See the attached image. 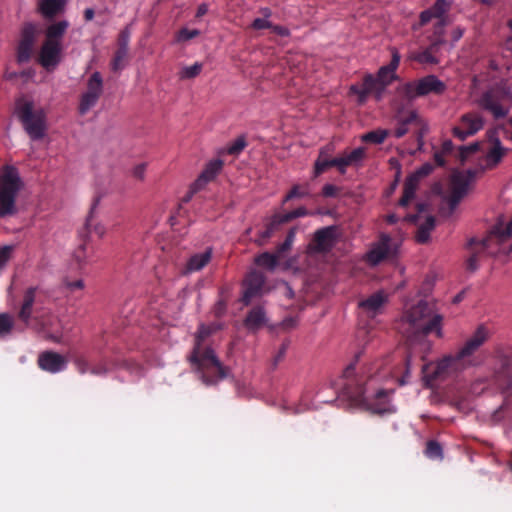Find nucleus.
I'll use <instances>...</instances> for the list:
<instances>
[{
  "mask_svg": "<svg viewBox=\"0 0 512 512\" xmlns=\"http://www.w3.org/2000/svg\"><path fill=\"white\" fill-rule=\"evenodd\" d=\"M362 352L355 355V359L350 363L342 374L341 390L349 398L352 404L363 407L372 414L385 415L393 414L396 408L390 402V394L393 390L379 389L373 396L367 394L366 383L369 380H385L394 378L400 386L407 383L410 374V355H406L401 360L405 367V373L400 376L399 369L388 367L391 363L389 358L377 360L364 368L361 375L355 373L356 363Z\"/></svg>",
  "mask_w": 512,
  "mask_h": 512,
  "instance_id": "1",
  "label": "nucleus"
},
{
  "mask_svg": "<svg viewBox=\"0 0 512 512\" xmlns=\"http://www.w3.org/2000/svg\"><path fill=\"white\" fill-rule=\"evenodd\" d=\"M442 319V315L437 312L434 303L420 300L403 314L396 329L409 344H413L421 342L431 333L441 337Z\"/></svg>",
  "mask_w": 512,
  "mask_h": 512,
  "instance_id": "2",
  "label": "nucleus"
},
{
  "mask_svg": "<svg viewBox=\"0 0 512 512\" xmlns=\"http://www.w3.org/2000/svg\"><path fill=\"white\" fill-rule=\"evenodd\" d=\"M391 54L389 64L381 66L376 74L366 73L361 83H355L349 87V95H355L359 105L365 104L370 96L376 101H381L387 87L398 80L396 70L399 67L401 57L395 48L391 49Z\"/></svg>",
  "mask_w": 512,
  "mask_h": 512,
  "instance_id": "3",
  "label": "nucleus"
},
{
  "mask_svg": "<svg viewBox=\"0 0 512 512\" xmlns=\"http://www.w3.org/2000/svg\"><path fill=\"white\" fill-rule=\"evenodd\" d=\"M209 327L200 325L195 337L193 350L188 357L190 363L200 374L206 385H214L228 376L229 369L224 366L210 347H202V342L210 335Z\"/></svg>",
  "mask_w": 512,
  "mask_h": 512,
  "instance_id": "4",
  "label": "nucleus"
},
{
  "mask_svg": "<svg viewBox=\"0 0 512 512\" xmlns=\"http://www.w3.org/2000/svg\"><path fill=\"white\" fill-rule=\"evenodd\" d=\"M15 112L32 140H40L45 136L47 125L43 108H35L33 101L21 97L16 101Z\"/></svg>",
  "mask_w": 512,
  "mask_h": 512,
  "instance_id": "5",
  "label": "nucleus"
},
{
  "mask_svg": "<svg viewBox=\"0 0 512 512\" xmlns=\"http://www.w3.org/2000/svg\"><path fill=\"white\" fill-rule=\"evenodd\" d=\"M23 186L18 170L6 166L0 175V218L17 213L16 198Z\"/></svg>",
  "mask_w": 512,
  "mask_h": 512,
  "instance_id": "6",
  "label": "nucleus"
},
{
  "mask_svg": "<svg viewBox=\"0 0 512 512\" xmlns=\"http://www.w3.org/2000/svg\"><path fill=\"white\" fill-rule=\"evenodd\" d=\"M445 90L446 84L432 74L418 80L406 82L397 88L398 94L408 101L429 94L441 95Z\"/></svg>",
  "mask_w": 512,
  "mask_h": 512,
  "instance_id": "7",
  "label": "nucleus"
},
{
  "mask_svg": "<svg viewBox=\"0 0 512 512\" xmlns=\"http://www.w3.org/2000/svg\"><path fill=\"white\" fill-rule=\"evenodd\" d=\"M397 126L394 130L396 138H402L410 128L413 129L418 149L424 145V136L428 132V124L420 117L416 110L399 111L396 115Z\"/></svg>",
  "mask_w": 512,
  "mask_h": 512,
  "instance_id": "8",
  "label": "nucleus"
},
{
  "mask_svg": "<svg viewBox=\"0 0 512 512\" xmlns=\"http://www.w3.org/2000/svg\"><path fill=\"white\" fill-rule=\"evenodd\" d=\"M509 95L510 89L505 83H500L484 92L478 104L483 110L491 113L496 120L502 119L509 112L508 108L504 105Z\"/></svg>",
  "mask_w": 512,
  "mask_h": 512,
  "instance_id": "9",
  "label": "nucleus"
},
{
  "mask_svg": "<svg viewBox=\"0 0 512 512\" xmlns=\"http://www.w3.org/2000/svg\"><path fill=\"white\" fill-rule=\"evenodd\" d=\"M474 176L475 173L472 170L452 174L449 195L446 198L450 213L456 209L461 200L467 195Z\"/></svg>",
  "mask_w": 512,
  "mask_h": 512,
  "instance_id": "10",
  "label": "nucleus"
},
{
  "mask_svg": "<svg viewBox=\"0 0 512 512\" xmlns=\"http://www.w3.org/2000/svg\"><path fill=\"white\" fill-rule=\"evenodd\" d=\"M484 124L485 120L479 112H468L460 117L458 124L452 129V134L460 141H464L482 130Z\"/></svg>",
  "mask_w": 512,
  "mask_h": 512,
  "instance_id": "11",
  "label": "nucleus"
},
{
  "mask_svg": "<svg viewBox=\"0 0 512 512\" xmlns=\"http://www.w3.org/2000/svg\"><path fill=\"white\" fill-rule=\"evenodd\" d=\"M396 244L392 238L381 233L377 242L373 243L370 250L365 255V260L372 266H376L385 259L393 257L396 254Z\"/></svg>",
  "mask_w": 512,
  "mask_h": 512,
  "instance_id": "12",
  "label": "nucleus"
},
{
  "mask_svg": "<svg viewBox=\"0 0 512 512\" xmlns=\"http://www.w3.org/2000/svg\"><path fill=\"white\" fill-rule=\"evenodd\" d=\"M37 35L38 27L36 24L24 23L17 46V60L19 63H26L31 59Z\"/></svg>",
  "mask_w": 512,
  "mask_h": 512,
  "instance_id": "13",
  "label": "nucleus"
},
{
  "mask_svg": "<svg viewBox=\"0 0 512 512\" xmlns=\"http://www.w3.org/2000/svg\"><path fill=\"white\" fill-rule=\"evenodd\" d=\"M103 92V79L100 72H94L87 82V90L82 94L79 104L80 114H86L94 107Z\"/></svg>",
  "mask_w": 512,
  "mask_h": 512,
  "instance_id": "14",
  "label": "nucleus"
},
{
  "mask_svg": "<svg viewBox=\"0 0 512 512\" xmlns=\"http://www.w3.org/2000/svg\"><path fill=\"white\" fill-rule=\"evenodd\" d=\"M463 366L456 354L449 355L435 364H428L424 367L425 377L428 381L444 379L451 370H457Z\"/></svg>",
  "mask_w": 512,
  "mask_h": 512,
  "instance_id": "15",
  "label": "nucleus"
},
{
  "mask_svg": "<svg viewBox=\"0 0 512 512\" xmlns=\"http://www.w3.org/2000/svg\"><path fill=\"white\" fill-rule=\"evenodd\" d=\"M434 166L431 163H425L405 180L403 195L399 200L400 206H407L415 196V191L420 180L432 173Z\"/></svg>",
  "mask_w": 512,
  "mask_h": 512,
  "instance_id": "16",
  "label": "nucleus"
},
{
  "mask_svg": "<svg viewBox=\"0 0 512 512\" xmlns=\"http://www.w3.org/2000/svg\"><path fill=\"white\" fill-rule=\"evenodd\" d=\"M489 335L488 328L483 324L479 325L463 347L455 353L456 359H459L464 365L466 359L472 356L488 340Z\"/></svg>",
  "mask_w": 512,
  "mask_h": 512,
  "instance_id": "17",
  "label": "nucleus"
},
{
  "mask_svg": "<svg viewBox=\"0 0 512 512\" xmlns=\"http://www.w3.org/2000/svg\"><path fill=\"white\" fill-rule=\"evenodd\" d=\"M266 277L258 270H251L244 280V293L242 301L245 305L250 304L253 298L263 293Z\"/></svg>",
  "mask_w": 512,
  "mask_h": 512,
  "instance_id": "18",
  "label": "nucleus"
},
{
  "mask_svg": "<svg viewBox=\"0 0 512 512\" xmlns=\"http://www.w3.org/2000/svg\"><path fill=\"white\" fill-rule=\"evenodd\" d=\"M62 50V43L44 40L39 52V63L47 70L55 68L61 61Z\"/></svg>",
  "mask_w": 512,
  "mask_h": 512,
  "instance_id": "19",
  "label": "nucleus"
},
{
  "mask_svg": "<svg viewBox=\"0 0 512 512\" xmlns=\"http://www.w3.org/2000/svg\"><path fill=\"white\" fill-rule=\"evenodd\" d=\"M37 364L41 370L55 374L66 369L67 360L61 354L47 350L39 354Z\"/></svg>",
  "mask_w": 512,
  "mask_h": 512,
  "instance_id": "20",
  "label": "nucleus"
},
{
  "mask_svg": "<svg viewBox=\"0 0 512 512\" xmlns=\"http://www.w3.org/2000/svg\"><path fill=\"white\" fill-rule=\"evenodd\" d=\"M452 8V1L450 0H436L435 3L428 9L423 10L419 15L420 26H425L432 19L442 20L448 19V12Z\"/></svg>",
  "mask_w": 512,
  "mask_h": 512,
  "instance_id": "21",
  "label": "nucleus"
},
{
  "mask_svg": "<svg viewBox=\"0 0 512 512\" xmlns=\"http://www.w3.org/2000/svg\"><path fill=\"white\" fill-rule=\"evenodd\" d=\"M486 237L482 240H477L476 238L469 239L467 243V249L470 251V256L466 260V269L470 272H475L479 267V260L482 254L486 253L487 255H495L494 253L489 252L488 248H484V241Z\"/></svg>",
  "mask_w": 512,
  "mask_h": 512,
  "instance_id": "22",
  "label": "nucleus"
},
{
  "mask_svg": "<svg viewBox=\"0 0 512 512\" xmlns=\"http://www.w3.org/2000/svg\"><path fill=\"white\" fill-rule=\"evenodd\" d=\"M99 202H100L99 196H97L93 199V202H92L89 214L86 218L84 227L79 232L80 237L83 239L87 238L92 233L96 234L99 238H101L104 236V234L106 232L105 227L102 224L96 222V220L94 218V211H95L96 207L98 206Z\"/></svg>",
  "mask_w": 512,
  "mask_h": 512,
  "instance_id": "23",
  "label": "nucleus"
},
{
  "mask_svg": "<svg viewBox=\"0 0 512 512\" xmlns=\"http://www.w3.org/2000/svg\"><path fill=\"white\" fill-rule=\"evenodd\" d=\"M495 384L503 393H506L512 389L511 357H503L501 359V367L495 373Z\"/></svg>",
  "mask_w": 512,
  "mask_h": 512,
  "instance_id": "24",
  "label": "nucleus"
},
{
  "mask_svg": "<svg viewBox=\"0 0 512 512\" xmlns=\"http://www.w3.org/2000/svg\"><path fill=\"white\" fill-rule=\"evenodd\" d=\"M335 239V228L333 226L321 228L314 234L312 247L317 252L329 251Z\"/></svg>",
  "mask_w": 512,
  "mask_h": 512,
  "instance_id": "25",
  "label": "nucleus"
},
{
  "mask_svg": "<svg viewBox=\"0 0 512 512\" xmlns=\"http://www.w3.org/2000/svg\"><path fill=\"white\" fill-rule=\"evenodd\" d=\"M268 322L266 312L262 306H255L250 309L243 321L245 328L251 332H257Z\"/></svg>",
  "mask_w": 512,
  "mask_h": 512,
  "instance_id": "26",
  "label": "nucleus"
},
{
  "mask_svg": "<svg viewBox=\"0 0 512 512\" xmlns=\"http://www.w3.org/2000/svg\"><path fill=\"white\" fill-rule=\"evenodd\" d=\"M223 161L221 159H213L209 161L197 180L194 183L195 189H200L210 181L214 180L215 177L220 173L223 168Z\"/></svg>",
  "mask_w": 512,
  "mask_h": 512,
  "instance_id": "27",
  "label": "nucleus"
},
{
  "mask_svg": "<svg viewBox=\"0 0 512 512\" xmlns=\"http://www.w3.org/2000/svg\"><path fill=\"white\" fill-rule=\"evenodd\" d=\"M286 222L283 220L281 214L273 215L270 220L266 223L264 230L259 231L255 239V243L258 246L265 245L268 240L274 236V234L280 229L281 225Z\"/></svg>",
  "mask_w": 512,
  "mask_h": 512,
  "instance_id": "28",
  "label": "nucleus"
},
{
  "mask_svg": "<svg viewBox=\"0 0 512 512\" xmlns=\"http://www.w3.org/2000/svg\"><path fill=\"white\" fill-rule=\"evenodd\" d=\"M512 234V219L509 221V223L506 225V227H503V224H497L495 225L489 234L486 236V240L484 241L483 245L484 248H488L489 252L494 253L493 250H491L490 246L493 241H497V243L501 244L506 238H510Z\"/></svg>",
  "mask_w": 512,
  "mask_h": 512,
  "instance_id": "29",
  "label": "nucleus"
},
{
  "mask_svg": "<svg viewBox=\"0 0 512 512\" xmlns=\"http://www.w3.org/2000/svg\"><path fill=\"white\" fill-rule=\"evenodd\" d=\"M364 157L365 149L363 147H358L349 153H344L343 155L336 157L338 171L340 174H345L348 166L357 165L364 159Z\"/></svg>",
  "mask_w": 512,
  "mask_h": 512,
  "instance_id": "30",
  "label": "nucleus"
},
{
  "mask_svg": "<svg viewBox=\"0 0 512 512\" xmlns=\"http://www.w3.org/2000/svg\"><path fill=\"white\" fill-rule=\"evenodd\" d=\"M386 301V295L382 291H378L370 295L368 298L360 301L359 307L369 315L375 316Z\"/></svg>",
  "mask_w": 512,
  "mask_h": 512,
  "instance_id": "31",
  "label": "nucleus"
},
{
  "mask_svg": "<svg viewBox=\"0 0 512 512\" xmlns=\"http://www.w3.org/2000/svg\"><path fill=\"white\" fill-rule=\"evenodd\" d=\"M37 290V287H30L24 292L22 305L18 312V318L25 324H28L31 319L32 307L35 303Z\"/></svg>",
  "mask_w": 512,
  "mask_h": 512,
  "instance_id": "32",
  "label": "nucleus"
},
{
  "mask_svg": "<svg viewBox=\"0 0 512 512\" xmlns=\"http://www.w3.org/2000/svg\"><path fill=\"white\" fill-rule=\"evenodd\" d=\"M66 0H41L38 10L45 19H53L65 9Z\"/></svg>",
  "mask_w": 512,
  "mask_h": 512,
  "instance_id": "33",
  "label": "nucleus"
},
{
  "mask_svg": "<svg viewBox=\"0 0 512 512\" xmlns=\"http://www.w3.org/2000/svg\"><path fill=\"white\" fill-rule=\"evenodd\" d=\"M212 258V249L207 248L205 251L201 253H196L192 255L185 266V270L187 273L197 272L202 270L211 260Z\"/></svg>",
  "mask_w": 512,
  "mask_h": 512,
  "instance_id": "34",
  "label": "nucleus"
},
{
  "mask_svg": "<svg viewBox=\"0 0 512 512\" xmlns=\"http://www.w3.org/2000/svg\"><path fill=\"white\" fill-rule=\"evenodd\" d=\"M69 27V22L61 20L50 24L45 31V40L62 43V39Z\"/></svg>",
  "mask_w": 512,
  "mask_h": 512,
  "instance_id": "35",
  "label": "nucleus"
},
{
  "mask_svg": "<svg viewBox=\"0 0 512 512\" xmlns=\"http://www.w3.org/2000/svg\"><path fill=\"white\" fill-rule=\"evenodd\" d=\"M440 46H437L433 43H429L428 47L423 51L414 53L411 56V59L417 61L420 64H428L435 65L439 63V60L435 56V54L439 51Z\"/></svg>",
  "mask_w": 512,
  "mask_h": 512,
  "instance_id": "36",
  "label": "nucleus"
},
{
  "mask_svg": "<svg viewBox=\"0 0 512 512\" xmlns=\"http://www.w3.org/2000/svg\"><path fill=\"white\" fill-rule=\"evenodd\" d=\"M448 24H449V19L437 20L433 24L432 34L429 36L430 43H433L440 47L446 43L444 36H445V28Z\"/></svg>",
  "mask_w": 512,
  "mask_h": 512,
  "instance_id": "37",
  "label": "nucleus"
},
{
  "mask_svg": "<svg viewBox=\"0 0 512 512\" xmlns=\"http://www.w3.org/2000/svg\"><path fill=\"white\" fill-rule=\"evenodd\" d=\"M280 258L276 253L263 252L254 258V263L268 271H274L279 264Z\"/></svg>",
  "mask_w": 512,
  "mask_h": 512,
  "instance_id": "38",
  "label": "nucleus"
},
{
  "mask_svg": "<svg viewBox=\"0 0 512 512\" xmlns=\"http://www.w3.org/2000/svg\"><path fill=\"white\" fill-rule=\"evenodd\" d=\"M128 52L127 50L116 49L114 56L111 60L110 67L114 72L121 71L125 68L128 62Z\"/></svg>",
  "mask_w": 512,
  "mask_h": 512,
  "instance_id": "39",
  "label": "nucleus"
},
{
  "mask_svg": "<svg viewBox=\"0 0 512 512\" xmlns=\"http://www.w3.org/2000/svg\"><path fill=\"white\" fill-rule=\"evenodd\" d=\"M506 153V149L502 147L501 142L497 139L493 147L487 153V162L491 166H495L502 160Z\"/></svg>",
  "mask_w": 512,
  "mask_h": 512,
  "instance_id": "40",
  "label": "nucleus"
},
{
  "mask_svg": "<svg viewBox=\"0 0 512 512\" xmlns=\"http://www.w3.org/2000/svg\"><path fill=\"white\" fill-rule=\"evenodd\" d=\"M330 167H336L338 169L336 157L333 159H325L323 158V152L321 151L318 159L315 161L314 164V176L317 177L321 175Z\"/></svg>",
  "mask_w": 512,
  "mask_h": 512,
  "instance_id": "41",
  "label": "nucleus"
},
{
  "mask_svg": "<svg viewBox=\"0 0 512 512\" xmlns=\"http://www.w3.org/2000/svg\"><path fill=\"white\" fill-rule=\"evenodd\" d=\"M389 132L385 129L370 131L362 136V141L366 143L381 144L387 138Z\"/></svg>",
  "mask_w": 512,
  "mask_h": 512,
  "instance_id": "42",
  "label": "nucleus"
},
{
  "mask_svg": "<svg viewBox=\"0 0 512 512\" xmlns=\"http://www.w3.org/2000/svg\"><path fill=\"white\" fill-rule=\"evenodd\" d=\"M246 146V138L244 136H239L225 148L224 152L229 155L238 156Z\"/></svg>",
  "mask_w": 512,
  "mask_h": 512,
  "instance_id": "43",
  "label": "nucleus"
},
{
  "mask_svg": "<svg viewBox=\"0 0 512 512\" xmlns=\"http://www.w3.org/2000/svg\"><path fill=\"white\" fill-rule=\"evenodd\" d=\"M203 65L199 62L194 63L192 66L183 67L179 72L181 80L193 79L197 77L202 71Z\"/></svg>",
  "mask_w": 512,
  "mask_h": 512,
  "instance_id": "44",
  "label": "nucleus"
},
{
  "mask_svg": "<svg viewBox=\"0 0 512 512\" xmlns=\"http://www.w3.org/2000/svg\"><path fill=\"white\" fill-rule=\"evenodd\" d=\"M309 187L308 185H294L291 190L284 197L283 203H286L294 198H303L309 196Z\"/></svg>",
  "mask_w": 512,
  "mask_h": 512,
  "instance_id": "45",
  "label": "nucleus"
},
{
  "mask_svg": "<svg viewBox=\"0 0 512 512\" xmlns=\"http://www.w3.org/2000/svg\"><path fill=\"white\" fill-rule=\"evenodd\" d=\"M425 455L430 459H442L443 450L439 442L429 440L426 444Z\"/></svg>",
  "mask_w": 512,
  "mask_h": 512,
  "instance_id": "46",
  "label": "nucleus"
},
{
  "mask_svg": "<svg viewBox=\"0 0 512 512\" xmlns=\"http://www.w3.org/2000/svg\"><path fill=\"white\" fill-rule=\"evenodd\" d=\"M74 260L78 264L79 268H84L87 264L90 263L89 261V252L87 250L86 244H81L73 254Z\"/></svg>",
  "mask_w": 512,
  "mask_h": 512,
  "instance_id": "47",
  "label": "nucleus"
},
{
  "mask_svg": "<svg viewBox=\"0 0 512 512\" xmlns=\"http://www.w3.org/2000/svg\"><path fill=\"white\" fill-rule=\"evenodd\" d=\"M508 239L509 238H506L501 244L497 243V241H493L491 243L490 249L496 252L495 255H492L493 257L499 256L501 254L509 256L512 253V243L506 245Z\"/></svg>",
  "mask_w": 512,
  "mask_h": 512,
  "instance_id": "48",
  "label": "nucleus"
},
{
  "mask_svg": "<svg viewBox=\"0 0 512 512\" xmlns=\"http://www.w3.org/2000/svg\"><path fill=\"white\" fill-rule=\"evenodd\" d=\"M480 149V144L478 142L471 143L466 146H461L459 148V158L462 162L466 161L467 158Z\"/></svg>",
  "mask_w": 512,
  "mask_h": 512,
  "instance_id": "49",
  "label": "nucleus"
},
{
  "mask_svg": "<svg viewBox=\"0 0 512 512\" xmlns=\"http://www.w3.org/2000/svg\"><path fill=\"white\" fill-rule=\"evenodd\" d=\"M13 328V319L6 313L0 314V336H5L11 332Z\"/></svg>",
  "mask_w": 512,
  "mask_h": 512,
  "instance_id": "50",
  "label": "nucleus"
},
{
  "mask_svg": "<svg viewBox=\"0 0 512 512\" xmlns=\"http://www.w3.org/2000/svg\"><path fill=\"white\" fill-rule=\"evenodd\" d=\"M131 32L128 27L124 28L118 35L117 49L129 51V41Z\"/></svg>",
  "mask_w": 512,
  "mask_h": 512,
  "instance_id": "51",
  "label": "nucleus"
},
{
  "mask_svg": "<svg viewBox=\"0 0 512 512\" xmlns=\"http://www.w3.org/2000/svg\"><path fill=\"white\" fill-rule=\"evenodd\" d=\"M309 213L305 207H299L293 211L287 212L285 214H281L283 217V220L288 223L292 221L293 219L307 216Z\"/></svg>",
  "mask_w": 512,
  "mask_h": 512,
  "instance_id": "52",
  "label": "nucleus"
},
{
  "mask_svg": "<svg viewBox=\"0 0 512 512\" xmlns=\"http://www.w3.org/2000/svg\"><path fill=\"white\" fill-rule=\"evenodd\" d=\"M200 35V31L197 29L182 28L177 35V39L180 42L188 41Z\"/></svg>",
  "mask_w": 512,
  "mask_h": 512,
  "instance_id": "53",
  "label": "nucleus"
},
{
  "mask_svg": "<svg viewBox=\"0 0 512 512\" xmlns=\"http://www.w3.org/2000/svg\"><path fill=\"white\" fill-rule=\"evenodd\" d=\"M74 364L76 366L77 371L82 375L86 374L87 372H90L91 370L89 362L83 356H77L74 360Z\"/></svg>",
  "mask_w": 512,
  "mask_h": 512,
  "instance_id": "54",
  "label": "nucleus"
},
{
  "mask_svg": "<svg viewBox=\"0 0 512 512\" xmlns=\"http://www.w3.org/2000/svg\"><path fill=\"white\" fill-rule=\"evenodd\" d=\"M273 23L264 18H256L251 24V28L254 30L271 29Z\"/></svg>",
  "mask_w": 512,
  "mask_h": 512,
  "instance_id": "55",
  "label": "nucleus"
},
{
  "mask_svg": "<svg viewBox=\"0 0 512 512\" xmlns=\"http://www.w3.org/2000/svg\"><path fill=\"white\" fill-rule=\"evenodd\" d=\"M63 284L65 288H67L70 291L81 290L84 288V282L82 279L69 280L66 278L64 279Z\"/></svg>",
  "mask_w": 512,
  "mask_h": 512,
  "instance_id": "56",
  "label": "nucleus"
},
{
  "mask_svg": "<svg viewBox=\"0 0 512 512\" xmlns=\"http://www.w3.org/2000/svg\"><path fill=\"white\" fill-rule=\"evenodd\" d=\"M12 250V246H3L0 248V269L3 268L10 259Z\"/></svg>",
  "mask_w": 512,
  "mask_h": 512,
  "instance_id": "57",
  "label": "nucleus"
},
{
  "mask_svg": "<svg viewBox=\"0 0 512 512\" xmlns=\"http://www.w3.org/2000/svg\"><path fill=\"white\" fill-rule=\"evenodd\" d=\"M109 368L105 361H101L100 363L93 366L90 370V373L96 376H104L108 373Z\"/></svg>",
  "mask_w": 512,
  "mask_h": 512,
  "instance_id": "58",
  "label": "nucleus"
},
{
  "mask_svg": "<svg viewBox=\"0 0 512 512\" xmlns=\"http://www.w3.org/2000/svg\"><path fill=\"white\" fill-rule=\"evenodd\" d=\"M339 187L333 184H325L322 188V195L326 198L336 197L339 194Z\"/></svg>",
  "mask_w": 512,
  "mask_h": 512,
  "instance_id": "59",
  "label": "nucleus"
},
{
  "mask_svg": "<svg viewBox=\"0 0 512 512\" xmlns=\"http://www.w3.org/2000/svg\"><path fill=\"white\" fill-rule=\"evenodd\" d=\"M430 232L426 228L420 227L417 230L416 240L418 243H426L429 240Z\"/></svg>",
  "mask_w": 512,
  "mask_h": 512,
  "instance_id": "60",
  "label": "nucleus"
},
{
  "mask_svg": "<svg viewBox=\"0 0 512 512\" xmlns=\"http://www.w3.org/2000/svg\"><path fill=\"white\" fill-rule=\"evenodd\" d=\"M146 170V164L141 163L133 168L132 175L138 180H143Z\"/></svg>",
  "mask_w": 512,
  "mask_h": 512,
  "instance_id": "61",
  "label": "nucleus"
},
{
  "mask_svg": "<svg viewBox=\"0 0 512 512\" xmlns=\"http://www.w3.org/2000/svg\"><path fill=\"white\" fill-rule=\"evenodd\" d=\"M287 349H288V342L282 343L277 355L274 357V363H273L274 366H276L283 359V357L286 354Z\"/></svg>",
  "mask_w": 512,
  "mask_h": 512,
  "instance_id": "62",
  "label": "nucleus"
},
{
  "mask_svg": "<svg viewBox=\"0 0 512 512\" xmlns=\"http://www.w3.org/2000/svg\"><path fill=\"white\" fill-rule=\"evenodd\" d=\"M271 30L273 33L279 35V36H282V37H287L290 35V31L288 28L284 27V26H281V25H274L273 24V27H271Z\"/></svg>",
  "mask_w": 512,
  "mask_h": 512,
  "instance_id": "63",
  "label": "nucleus"
},
{
  "mask_svg": "<svg viewBox=\"0 0 512 512\" xmlns=\"http://www.w3.org/2000/svg\"><path fill=\"white\" fill-rule=\"evenodd\" d=\"M445 155L446 154H444L441 151H436L434 153L433 158H434V161H435L437 166H439V167H444L445 166V164H446Z\"/></svg>",
  "mask_w": 512,
  "mask_h": 512,
  "instance_id": "64",
  "label": "nucleus"
}]
</instances>
